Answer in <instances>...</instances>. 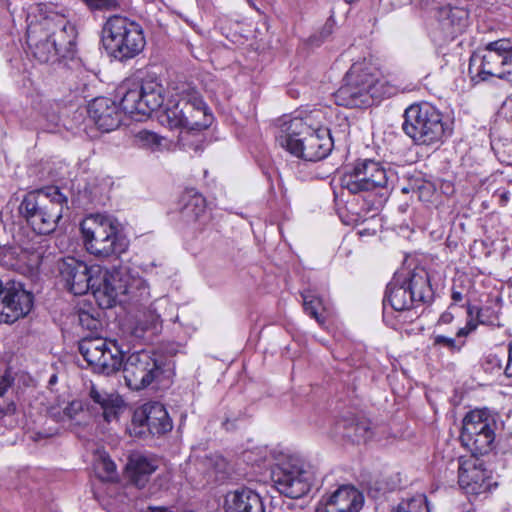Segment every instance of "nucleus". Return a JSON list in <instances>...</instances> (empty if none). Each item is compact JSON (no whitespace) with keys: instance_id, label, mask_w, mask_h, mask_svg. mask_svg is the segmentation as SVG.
I'll return each instance as SVG.
<instances>
[{"instance_id":"f257e3e1","label":"nucleus","mask_w":512,"mask_h":512,"mask_svg":"<svg viewBox=\"0 0 512 512\" xmlns=\"http://www.w3.org/2000/svg\"><path fill=\"white\" fill-rule=\"evenodd\" d=\"M26 23L28 47L40 63L54 62L73 53L76 28L63 12L57 10L56 5L40 3L29 6Z\"/></svg>"},{"instance_id":"f03ea898","label":"nucleus","mask_w":512,"mask_h":512,"mask_svg":"<svg viewBox=\"0 0 512 512\" xmlns=\"http://www.w3.org/2000/svg\"><path fill=\"white\" fill-rule=\"evenodd\" d=\"M322 118V112L315 110L304 118L285 121L277 135L279 144L291 154L305 161L316 162L327 157L333 148L330 130L315 120Z\"/></svg>"},{"instance_id":"7ed1b4c3","label":"nucleus","mask_w":512,"mask_h":512,"mask_svg":"<svg viewBox=\"0 0 512 512\" xmlns=\"http://www.w3.org/2000/svg\"><path fill=\"white\" fill-rule=\"evenodd\" d=\"M396 92L395 86L378 78L376 69L370 63L362 61L352 64L334 98L339 106L365 108Z\"/></svg>"},{"instance_id":"20e7f679","label":"nucleus","mask_w":512,"mask_h":512,"mask_svg":"<svg viewBox=\"0 0 512 512\" xmlns=\"http://www.w3.org/2000/svg\"><path fill=\"white\" fill-rule=\"evenodd\" d=\"M398 180L396 172L373 159H359L341 176L342 188L351 194L373 195L372 205L379 209L389 198Z\"/></svg>"},{"instance_id":"39448f33","label":"nucleus","mask_w":512,"mask_h":512,"mask_svg":"<svg viewBox=\"0 0 512 512\" xmlns=\"http://www.w3.org/2000/svg\"><path fill=\"white\" fill-rule=\"evenodd\" d=\"M68 209V198L58 186H46L28 192L19 205V214L39 235L54 232Z\"/></svg>"},{"instance_id":"423d86ee","label":"nucleus","mask_w":512,"mask_h":512,"mask_svg":"<svg viewBox=\"0 0 512 512\" xmlns=\"http://www.w3.org/2000/svg\"><path fill=\"white\" fill-rule=\"evenodd\" d=\"M159 118L162 124L171 129L186 128L197 131L208 128L213 120L200 93L188 83H182L173 89Z\"/></svg>"},{"instance_id":"0eeeda50","label":"nucleus","mask_w":512,"mask_h":512,"mask_svg":"<svg viewBox=\"0 0 512 512\" xmlns=\"http://www.w3.org/2000/svg\"><path fill=\"white\" fill-rule=\"evenodd\" d=\"M432 298L429 275L424 269L396 272L387 284L383 299L384 321L395 327V323L388 320V304L393 311L401 312L410 310L415 304L430 302Z\"/></svg>"},{"instance_id":"6e6552de","label":"nucleus","mask_w":512,"mask_h":512,"mask_svg":"<svg viewBox=\"0 0 512 512\" xmlns=\"http://www.w3.org/2000/svg\"><path fill=\"white\" fill-rule=\"evenodd\" d=\"M87 251L98 257L119 256L129 247L118 219L108 214H91L80 225Z\"/></svg>"},{"instance_id":"1a4fd4ad","label":"nucleus","mask_w":512,"mask_h":512,"mask_svg":"<svg viewBox=\"0 0 512 512\" xmlns=\"http://www.w3.org/2000/svg\"><path fill=\"white\" fill-rule=\"evenodd\" d=\"M402 129L415 145L423 146H439L452 134L443 114L429 103L410 105L404 112Z\"/></svg>"},{"instance_id":"9d476101","label":"nucleus","mask_w":512,"mask_h":512,"mask_svg":"<svg viewBox=\"0 0 512 512\" xmlns=\"http://www.w3.org/2000/svg\"><path fill=\"white\" fill-rule=\"evenodd\" d=\"M94 296L102 308H111L117 302L126 301V297L135 302L147 300L150 291L143 278L127 270H102V274L98 275Z\"/></svg>"},{"instance_id":"9b49d317","label":"nucleus","mask_w":512,"mask_h":512,"mask_svg":"<svg viewBox=\"0 0 512 512\" xmlns=\"http://www.w3.org/2000/svg\"><path fill=\"white\" fill-rule=\"evenodd\" d=\"M102 42L106 51L120 61L137 56L146 44L141 25L120 15L108 18L102 30Z\"/></svg>"},{"instance_id":"f8f14e48","label":"nucleus","mask_w":512,"mask_h":512,"mask_svg":"<svg viewBox=\"0 0 512 512\" xmlns=\"http://www.w3.org/2000/svg\"><path fill=\"white\" fill-rule=\"evenodd\" d=\"M468 73L471 81L479 83L491 78L512 82V46L507 39L489 42L470 57Z\"/></svg>"},{"instance_id":"ddd939ff","label":"nucleus","mask_w":512,"mask_h":512,"mask_svg":"<svg viewBox=\"0 0 512 512\" xmlns=\"http://www.w3.org/2000/svg\"><path fill=\"white\" fill-rule=\"evenodd\" d=\"M123 114L141 120L151 112L162 107L164 103V87L156 79H145L140 85H121L117 90Z\"/></svg>"},{"instance_id":"4468645a","label":"nucleus","mask_w":512,"mask_h":512,"mask_svg":"<svg viewBox=\"0 0 512 512\" xmlns=\"http://www.w3.org/2000/svg\"><path fill=\"white\" fill-rule=\"evenodd\" d=\"M496 429V417L489 410H473L463 419L460 440L472 455H485L494 447Z\"/></svg>"},{"instance_id":"2eb2a0df","label":"nucleus","mask_w":512,"mask_h":512,"mask_svg":"<svg viewBox=\"0 0 512 512\" xmlns=\"http://www.w3.org/2000/svg\"><path fill=\"white\" fill-rule=\"evenodd\" d=\"M79 352L94 372L111 375L123 365V351L115 340L85 337L79 342Z\"/></svg>"},{"instance_id":"dca6fc26","label":"nucleus","mask_w":512,"mask_h":512,"mask_svg":"<svg viewBox=\"0 0 512 512\" xmlns=\"http://www.w3.org/2000/svg\"><path fill=\"white\" fill-rule=\"evenodd\" d=\"M123 374L127 386L141 390L149 386L161 373V362L150 350L135 351L123 361Z\"/></svg>"},{"instance_id":"f3484780","label":"nucleus","mask_w":512,"mask_h":512,"mask_svg":"<svg viewBox=\"0 0 512 512\" xmlns=\"http://www.w3.org/2000/svg\"><path fill=\"white\" fill-rule=\"evenodd\" d=\"M276 489L290 498H300L311 487V474L298 459H288L277 465L271 474Z\"/></svg>"},{"instance_id":"a211bd4d","label":"nucleus","mask_w":512,"mask_h":512,"mask_svg":"<svg viewBox=\"0 0 512 512\" xmlns=\"http://www.w3.org/2000/svg\"><path fill=\"white\" fill-rule=\"evenodd\" d=\"M59 272L68 291L74 295H84L90 289L95 290L102 268L99 265L88 266L83 261L68 257L60 263Z\"/></svg>"},{"instance_id":"6ab92c4d","label":"nucleus","mask_w":512,"mask_h":512,"mask_svg":"<svg viewBox=\"0 0 512 512\" xmlns=\"http://www.w3.org/2000/svg\"><path fill=\"white\" fill-rule=\"evenodd\" d=\"M33 306V295L16 281H8L0 301V322L14 323L26 316Z\"/></svg>"},{"instance_id":"aec40b11","label":"nucleus","mask_w":512,"mask_h":512,"mask_svg":"<svg viewBox=\"0 0 512 512\" xmlns=\"http://www.w3.org/2000/svg\"><path fill=\"white\" fill-rule=\"evenodd\" d=\"M123 407V400L117 393H109L92 385L89 391L87 409L95 418L109 423L116 420Z\"/></svg>"},{"instance_id":"412c9836","label":"nucleus","mask_w":512,"mask_h":512,"mask_svg":"<svg viewBox=\"0 0 512 512\" xmlns=\"http://www.w3.org/2000/svg\"><path fill=\"white\" fill-rule=\"evenodd\" d=\"M88 113L98 129L103 132L117 129L122 122V111L115 101L106 97L95 98L89 104Z\"/></svg>"},{"instance_id":"4be33fe9","label":"nucleus","mask_w":512,"mask_h":512,"mask_svg":"<svg viewBox=\"0 0 512 512\" xmlns=\"http://www.w3.org/2000/svg\"><path fill=\"white\" fill-rule=\"evenodd\" d=\"M324 512H359L363 507V494L355 487L343 485L331 495L323 496Z\"/></svg>"},{"instance_id":"5701e85b","label":"nucleus","mask_w":512,"mask_h":512,"mask_svg":"<svg viewBox=\"0 0 512 512\" xmlns=\"http://www.w3.org/2000/svg\"><path fill=\"white\" fill-rule=\"evenodd\" d=\"M135 421L146 426L153 435H161L172 429V421L164 407L159 402L146 404L140 414H135Z\"/></svg>"},{"instance_id":"b1692460","label":"nucleus","mask_w":512,"mask_h":512,"mask_svg":"<svg viewBox=\"0 0 512 512\" xmlns=\"http://www.w3.org/2000/svg\"><path fill=\"white\" fill-rule=\"evenodd\" d=\"M468 17L469 13L466 9L450 4L441 5L436 12L440 28L446 37L451 38L464 30Z\"/></svg>"},{"instance_id":"393cba45","label":"nucleus","mask_w":512,"mask_h":512,"mask_svg":"<svg viewBox=\"0 0 512 512\" xmlns=\"http://www.w3.org/2000/svg\"><path fill=\"white\" fill-rule=\"evenodd\" d=\"M225 512H264V507L259 494L242 488L226 495Z\"/></svg>"},{"instance_id":"a878e982","label":"nucleus","mask_w":512,"mask_h":512,"mask_svg":"<svg viewBox=\"0 0 512 512\" xmlns=\"http://www.w3.org/2000/svg\"><path fill=\"white\" fill-rule=\"evenodd\" d=\"M157 468L158 461L155 458L140 453L132 454L126 466L130 481L138 488L146 485Z\"/></svg>"},{"instance_id":"bb28decb","label":"nucleus","mask_w":512,"mask_h":512,"mask_svg":"<svg viewBox=\"0 0 512 512\" xmlns=\"http://www.w3.org/2000/svg\"><path fill=\"white\" fill-rule=\"evenodd\" d=\"M181 204L180 214L185 222L194 223L207 217L206 200L201 194L185 193Z\"/></svg>"},{"instance_id":"cd10ccee","label":"nucleus","mask_w":512,"mask_h":512,"mask_svg":"<svg viewBox=\"0 0 512 512\" xmlns=\"http://www.w3.org/2000/svg\"><path fill=\"white\" fill-rule=\"evenodd\" d=\"M343 428V437L348 438L354 443L366 442L373 436L372 426L368 421H342L338 423V428Z\"/></svg>"},{"instance_id":"c85d7f7f","label":"nucleus","mask_w":512,"mask_h":512,"mask_svg":"<svg viewBox=\"0 0 512 512\" xmlns=\"http://www.w3.org/2000/svg\"><path fill=\"white\" fill-rule=\"evenodd\" d=\"M484 480V473L475 464L464 461L458 463V482L461 487L472 490Z\"/></svg>"},{"instance_id":"c756f323","label":"nucleus","mask_w":512,"mask_h":512,"mask_svg":"<svg viewBox=\"0 0 512 512\" xmlns=\"http://www.w3.org/2000/svg\"><path fill=\"white\" fill-rule=\"evenodd\" d=\"M161 328L160 315L154 312H150L146 320H140L133 330V334L137 338H143L150 340L156 335Z\"/></svg>"},{"instance_id":"7c9ffc66","label":"nucleus","mask_w":512,"mask_h":512,"mask_svg":"<svg viewBox=\"0 0 512 512\" xmlns=\"http://www.w3.org/2000/svg\"><path fill=\"white\" fill-rule=\"evenodd\" d=\"M301 297L305 313L314 318L319 325H324L325 318L319 312L320 309H324L323 300L314 296L309 290L301 292Z\"/></svg>"},{"instance_id":"2f4dec72","label":"nucleus","mask_w":512,"mask_h":512,"mask_svg":"<svg viewBox=\"0 0 512 512\" xmlns=\"http://www.w3.org/2000/svg\"><path fill=\"white\" fill-rule=\"evenodd\" d=\"M473 288L472 280L467 275H460L453 281L451 299L454 304L460 303L467 299Z\"/></svg>"},{"instance_id":"473e14b6","label":"nucleus","mask_w":512,"mask_h":512,"mask_svg":"<svg viewBox=\"0 0 512 512\" xmlns=\"http://www.w3.org/2000/svg\"><path fill=\"white\" fill-rule=\"evenodd\" d=\"M392 512H430V508L426 496L417 494L402 500Z\"/></svg>"},{"instance_id":"72a5a7b5","label":"nucleus","mask_w":512,"mask_h":512,"mask_svg":"<svg viewBox=\"0 0 512 512\" xmlns=\"http://www.w3.org/2000/svg\"><path fill=\"white\" fill-rule=\"evenodd\" d=\"M95 471L101 479L110 480L116 472V465L107 454L102 453L95 462Z\"/></svg>"},{"instance_id":"f704fd0d","label":"nucleus","mask_w":512,"mask_h":512,"mask_svg":"<svg viewBox=\"0 0 512 512\" xmlns=\"http://www.w3.org/2000/svg\"><path fill=\"white\" fill-rule=\"evenodd\" d=\"M135 140L141 147L155 149L161 145L163 138L154 132L141 130L135 135Z\"/></svg>"},{"instance_id":"c9c22d12","label":"nucleus","mask_w":512,"mask_h":512,"mask_svg":"<svg viewBox=\"0 0 512 512\" xmlns=\"http://www.w3.org/2000/svg\"><path fill=\"white\" fill-rule=\"evenodd\" d=\"M78 322L80 326L91 331L97 330L101 325L100 321L93 314L84 310L78 312Z\"/></svg>"},{"instance_id":"e433bc0d","label":"nucleus","mask_w":512,"mask_h":512,"mask_svg":"<svg viewBox=\"0 0 512 512\" xmlns=\"http://www.w3.org/2000/svg\"><path fill=\"white\" fill-rule=\"evenodd\" d=\"M83 3L86 4V6L94 11H106V10H113L117 7L118 3L117 0H81Z\"/></svg>"},{"instance_id":"4c0bfd02","label":"nucleus","mask_w":512,"mask_h":512,"mask_svg":"<svg viewBox=\"0 0 512 512\" xmlns=\"http://www.w3.org/2000/svg\"><path fill=\"white\" fill-rule=\"evenodd\" d=\"M434 344L435 345H441L444 347H447L450 351H460L461 347L463 346V343L458 344L455 339L449 338L443 335H437L434 337Z\"/></svg>"},{"instance_id":"58836bf2","label":"nucleus","mask_w":512,"mask_h":512,"mask_svg":"<svg viewBox=\"0 0 512 512\" xmlns=\"http://www.w3.org/2000/svg\"><path fill=\"white\" fill-rule=\"evenodd\" d=\"M83 410V404L79 400H74L70 402L64 409L63 413L69 419H74L77 414Z\"/></svg>"},{"instance_id":"ea45409f","label":"nucleus","mask_w":512,"mask_h":512,"mask_svg":"<svg viewBox=\"0 0 512 512\" xmlns=\"http://www.w3.org/2000/svg\"><path fill=\"white\" fill-rule=\"evenodd\" d=\"M417 4H419L423 9L427 10H436L438 11V8L440 7V1L439 0H415Z\"/></svg>"},{"instance_id":"a19ab883","label":"nucleus","mask_w":512,"mask_h":512,"mask_svg":"<svg viewBox=\"0 0 512 512\" xmlns=\"http://www.w3.org/2000/svg\"><path fill=\"white\" fill-rule=\"evenodd\" d=\"M11 384L12 379L8 374H5L0 378V397L5 394V392L11 386Z\"/></svg>"},{"instance_id":"79ce46f5","label":"nucleus","mask_w":512,"mask_h":512,"mask_svg":"<svg viewBox=\"0 0 512 512\" xmlns=\"http://www.w3.org/2000/svg\"><path fill=\"white\" fill-rule=\"evenodd\" d=\"M494 197H498L500 205L505 206L509 201L510 193L507 190H497L494 193Z\"/></svg>"},{"instance_id":"37998d69","label":"nucleus","mask_w":512,"mask_h":512,"mask_svg":"<svg viewBox=\"0 0 512 512\" xmlns=\"http://www.w3.org/2000/svg\"><path fill=\"white\" fill-rule=\"evenodd\" d=\"M505 374L512 377V342L509 344L508 361L505 368Z\"/></svg>"},{"instance_id":"c03bdc74","label":"nucleus","mask_w":512,"mask_h":512,"mask_svg":"<svg viewBox=\"0 0 512 512\" xmlns=\"http://www.w3.org/2000/svg\"><path fill=\"white\" fill-rule=\"evenodd\" d=\"M252 454L253 452H247L245 453V459L247 462L251 463L252 465H256V466H261L265 459L264 458H260V459H253L252 458Z\"/></svg>"},{"instance_id":"a18cd8bd","label":"nucleus","mask_w":512,"mask_h":512,"mask_svg":"<svg viewBox=\"0 0 512 512\" xmlns=\"http://www.w3.org/2000/svg\"><path fill=\"white\" fill-rule=\"evenodd\" d=\"M454 316L452 313L450 312H444L440 318H439V322L440 323H443V324H449L452 322Z\"/></svg>"},{"instance_id":"49530a36","label":"nucleus","mask_w":512,"mask_h":512,"mask_svg":"<svg viewBox=\"0 0 512 512\" xmlns=\"http://www.w3.org/2000/svg\"><path fill=\"white\" fill-rule=\"evenodd\" d=\"M473 329V327L471 328H468V327H463V328H460L458 331H457V336L458 337H463V336H467L470 331Z\"/></svg>"},{"instance_id":"de8ad7c7","label":"nucleus","mask_w":512,"mask_h":512,"mask_svg":"<svg viewBox=\"0 0 512 512\" xmlns=\"http://www.w3.org/2000/svg\"><path fill=\"white\" fill-rule=\"evenodd\" d=\"M488 311V309H481L479 312H478V318L480 320L481 323H485V320H484V316H485V313Z\"/></svg>"},{"instance_id":"09e8293b","label":"nucleus","mask_w":512,"mask_h":512,"mask_svg":"<svg viewBox=\"0 0 512 512\" xmlns=\"http://www.w3.org/2000/svg\"><path fill=\"white\" fill-rule=\"evenodd\" d=\"M409 191H410V190H409L408 188H406V187H403V188H402V192H403V193H408Z\"/></svg>"},{"instance_id":"8fccbe9b","label":"nucleus","mask_w":512,"mask_h":512,"mask_svg":"<svg viewBox=\"0 0 512 512\" xmlns=\"http://www.w3.org/2000/svg\"><path fill=\"white\" fill-rule=\"evenodd\" d=\"M56 376H52L50 382H55Z\"/></svg>"},{"instance_id":"3c124183","label":"nucleus","mask_w":512,"mask_h":512,"mask_svg":"<svg viewBox=\"0 0 512 512\" xmlns=\"http://www.w3.org/2000/svg\"><path fill=\"white\" fill-rule=\"evenodd\" d=\"M2 413H3V411H2V410H0V415H1Z\"/></svg>"}]
</instances>
